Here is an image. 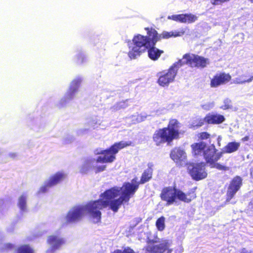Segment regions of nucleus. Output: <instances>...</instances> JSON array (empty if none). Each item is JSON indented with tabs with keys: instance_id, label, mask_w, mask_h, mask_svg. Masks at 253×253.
I'll use <instances>...</instances> for the list:
<instances>
[{
	"instance_id": "1",
	"label": "nucleus",
	"mask_w": 253,
	"mask_h": 253,
	"mask_svg": "<svg viewBox=\"0 0 253 253\" xmlns=\"http://www.w3.org/2000/svg\"><path fill=\"white\" fill-rule=\"evenodd\" d=\"M147 166L148 168L142 173L139 181L137 182L134 178L131 180L132 183L125 182L121 187L114 186L103 192V196L105 198L113 199L111 208L113 210L118 211L124 203H128L138 190L139 184H143L151 179L154 165L148 163Z\"/></svg>"
},
{
	"instance_id": "2",
	"label": "nucleus",
	"mask_w": 253,
	"mask_h": 253,
	"mask_svg": "<svg viewBox=\"0 0 253 253\" xmlns=\"http://www.w3.org/2000/svg\"><path fill=\"white\" fill-rule=\"evenodd\" d=\"M144 29L147 32L146 36L137 34L133 37V45L129 46L128 56L131 59H134L147 50L148 57L153 61H156L164 53L163 50L155 46L157 42L160 41V37L152 27H145Z\"/></svg>"
},
{
	"instance_id": "3",
	"label": "nucleus",
	"mask_w": 253,
	"mask_h": 253,
	"mask_svg": "<svg viewBox=\"0 0 253 253\" xmlns=\"http://www.w3.org/2000/svg\"><path fill=\"white\" fill-rule=\"evenodd\" d=\"M103 193L100 195V199L90 201L84 206H77L73 207L67 212L65 217V223L69 224L81 220L84 215V211L93 219H96V222H99L101 219V210L109 207L114 212L118 211L113 210L111 208L112 199H107L103 196Z\"/></svg>"
},
{
	"instance_id": "4",
	"label": "nucleus",
	"mask_w": 253,
	"mask_h": 253,
	"mask_svg": "<svg viewBox=\"0 0 253 253\" xmlns=\"http://www.w3.org/2000/svg\"><path fill=\"white\" fill-rule=\"evenodd\" d=\"M197 187H194L185 193L177 188L175 185L164 187L160 193V197L163 201L166 203L167 206L173 204L177 201L190 203L197 197L196 191Z\"/></svg>"
},
{
	"instance_id": "5",
	"label": "nucleus",
	"mask_w": 253,
	"mask_h": 253,
	"mask_svg": "<svg viewBox=\"0 0 253 253\" xmlns=\"http://www.w3.org/2000/svg\"><path fill=\"white\" fill-rule=\"evenodd\" d=\"M180 123L175 119H171L166 127L156 130L153 135V140L156 146L167 143L170 144L175 139L180 138Z\"/></svg>"
},
{
	"instance_id": "6",
	"label": "nucleus",
	"mask_w": 253,
	"mask_h": 253,
	"mask_svg": "<svg viewBox=\"0 0 253 253\" xmlns=\"http://www.w3.org/2000/svg\"><path fill=\"white\" fill-rule=\"evenodd\" d=\"M131 141H123L115 142L109 148L101 150L96 153L97 155H103V156H98L96 159L97 163H112L116 159V155L119 151L132 145Z\"/></svg>"
},
{
	"instance_id": "7",
	"label": "nucleus",
	"mask_w": 253,
	"mask_h": 253,
	"mask_svg": "<svg viewBox=\"0 0 253 253\" xmlns=\"http://www.w3.org/2000/svg\"><path fill=\"white\" fill-rule=\"evenodd\" d=\"M221 151L219 152L214 144H211L207 148L204 153V162L211 169H216L220 170L226 171L229 170V167L217 163L222 157Z\"/></svg>"
},
{
	"instance_id": "8",
	"label": "nucleus",
	"mask_w": 253,
	"mask_h": 253,
	"mask_svg": "<svg viewBox=\"0 0 253 253\" xmlns=\"http://www.w3.org/2000/svg\"><path fill=\"white\" fill-rule=\"evenodd\" d=\"M182 66L181 59L174 63L167 70H163L157 74L158 84L163 87L168 86L173 82L179 68Z\"/></svg>"
},
{
	"instance_id": "9",
	"label": "nucleus",
	"mask_w": 253,
	"mask_h": 253,
	"mask_svg": "<svg viewBox=\"0 0 253 253\" xmlns=\"http://www.w3.org/2000/svg\"><path fill=\"white\" fill-rule=\"evenodd\" d=\"M182 66L186 64L193 68L203 69L209 63V59L198 54L187 53L184 54L181 59Z\"/></svg>"
},
{
	"instance_id": "10",
	"label": "nucleus",
	"mask_w": 253,
	"mask_h": 253,
	"mask_svg": "<svg viewBox=\"0 0 253 253\" xmlns=\"http://www.w3.org/2000/svg\"><path fill=\"white\" fill-rule=\"evenodd\" d=\"M187 166L188 173L193 180L199 181L207 177L208 173L206 170V164L204 162L189 163Z\"/></svg>"
},
{
	"instance_id": "11",
	"label": "nucleus",
	"mask_w": 253,
	"mask_h": 253,
	"mask_svg": "<svg viewBox=\"0 0 253 253\" xmlns=\"http://www.w3.org/2000/svg\"><path fill=\"white\" fill-rule=\"evenodd\" d=\"M243 179L240 176L234 177L230 181L226 192V202H229L233 198L236 193L240 190L242 184Z\"/></svg>"
},
{
	"instance_id": "12",
	"label": "nucleus",
	"mask_w": 253,
	"mask_h": 253,
	"mask_svg": "<svg viewBox=\"0 0 253 253\" xmlns=\"http://www.w3.org/2000/svg\"><path fill=\"white\" fill-rule=\"evenodd\" d=\"M231 79L232 77L229 73L223 72L217 73L211 79L210 86L212 88L217 87L227 84Z\"/></svg>"
},
{
	"instance_id": "13",
	"label": "nucleus",
	"mask_w": 253,
	"mask_h": 253,
	"mask_svg": "<svg viewBox=\"0 0 253 253\" xmlns=\"http://www.w3.org/2000/svg\"><path fill=\"white\" fill-rule=\"evenodd\" d=\"M170 244L167 241L158 245L147 246L145 248V253H164L169 249Z\"/></svg>"
},
{
	"instance_id": "14",
	"label": "nucleus",
	"mask_w": 253,
	"mask_h": 253,
	"mask_svg": "<svg viewBox=\"0 0 253 253\" xmlns=\"http://www.w3.org/2000/svg\"><path fill=\"white\" fill-rule=\"evenodd\" d=\"M207 147L206 143L203 141L195 142L191 145V153L194 157L204 156Z\"/></svg>"
},
{
	"instance_id": "15",
	"label": "nucleus",
	"mask_w": 253,
	"mask_h": 253,
	"mask_svg": "<svg viewBox=\"0 0 253 253\" xmlns=\"http://www.w3.org/2000/svg\"><path fill=\"white\" fill-rule=\"evenodd\" d=\"M206 123L208 125H219L225 120L224 116L216 113H208L205 116Z\"/></svg>"
},
{
	"instance_id": "16",
	"label": "nucleus",
	"mask_w": 253,
	"mask_h": 253,
	"mask_svg": "<svg viewBox=\"0 0 253 253\" xmlns=\"http://www.w3.org/2000/svg\"><path fill=\"white\" fill-rule=\"evenodd\" d=\"M47 243L51 245L52 250L55 251L59 249L65 243V241L58 236L50 235L48 238Z\"/></svg>"
},
{
	"instance_id": "17",
	"label": "nucleus",
	"mask_w": 253,
	"mask_h": 253,
	"mask_svg": "<svg viewBox=\"0 0 253 253\" xmlns=\"http://www.w3.org/2000/svg\"><path fill=\"white\" fill-rule=\"evenodd\" d=\"M66 177L65 173L63 172L58 171L49 177L47 180L48 185L52 187L55 186L62 181Z\"/></svg>"
},
{
	"instance_id": "18",
	"label": "nucleus",
	"mask_w": 253,
	"mask_h": 253,
	"mask_svg": "<svg viewBox=\"0 0 253 253\" xmlns=\"http://www.w3.org/2000/svg\"><path fill=\"white\" fill-rule=\"evenodd\" d=\"M240 147V143L237 142H229L226 146H225L221 152L223 154L225 153H232L236 151Z\"/></svg>"
},
{
	"instance_id": "19",
	"label": "nucleus",
	"mask_w": 253,
	"mask_h": 253,
	"mask_svg": "<svg viewBox=\"0 0 253 253\" xmlns=\"http://www.w3.org/2000/svg\"><path fill=\"white\" fill-rule=\"evenodd\" d=\"M184 151L178 148H174L170 152V157L174 161L177 162L181 160L184 157Z\"/></svg>"
},
{
	"instance_id": "20",
	"label": "nucleus",
	"mask_w": 253,
	"mask_h": 253,
	"mask_svg": "<svg viewBox=\"0 0 253 253\" xmlns=\"http://www.w3.org/2000/svg\"><path fill=\"white\" fill-rule=\"evenodd\" d=\"M82 82V79L80 78H78L75 79L72 81V84L75 86L74 88L71 87L70 88L69 92L67 95L68 99H71L75 92L77 91V89Z\"/></svg>"
},
{
	"instance_id": "21",
	"label": "nucleus",
	"mask_w": 253,
	"mask_h": 253,
	"mask_svg": "<svg viewBox=\"0 0 253 253\" xmlns=\"http://www.w3.org/2000/svg\"><path fill=\"white\" fill-rule=\"evenodd\" d=\"M16 253H34V251L28 245H23L18 247Z\"/></svg>"
},
{
	"instance_id": "22",
	"label": "nucleus",
	"mask_w": 253,
	"mask_h": 253,
	"mask_svg": "<svg viewBox=\"0 0 253 253\" xmlns=\"http://www.w3.org/2000/svg\"><path fill=\"white\" fill-rule=\"evenodd\" d=\"M168 18L176 22L185 23V14L172 15L169 16Z\"/></svg>"
},
{
	"instance_id": "23",
	"label": "nucleus",
	"mask_w": 253,
	"mask_h": 253,
	"mask_svg": "<svg viewBox=\"0 0 253 253\" xmlns=\"http://www.w3.org/2000/svg\"><path fill=\"white\" fill-rule=\"evenodd\" d=\"M165 218L162 216L158 218V219L156 220V226L158 230L162 231L165 229Z\"/></svg>"
},
{
	"instance_id": "24",
	"label": "nucleus",
	"mask_w": 253,
	"mask_h": 253,
	"mask_svg": "<svg viewBox=\"0 0 253 253\" xmlns=\"http://www.w3.org/2000/svg\"><path fill=\"white\" fill-rule=\"evenodd\" d=\"M18 207L22 210H24L26 207V197L24 195H21L18 200Z\"/></svg>"
},
{
	"instance_id": "25",
	"label": "nucleus",
	"mask_w": 253,
	"mask_h": 253,
	"mask_svg": "<svg viewBox=\"0 0 253 253\" xmlns=\"http://www.w3.org/2000/svg\"><path fill=\"white\" fill-rule=\"evenodd\" d=\"M185 23H191L198 19V17L194 14L189 13L185 14Z\"/></svg>"
},
{
	"instance_id": "26",
	"label": "nucleus",
	"mask_w": 253,
	"mask_h": 253,
	"mask_svg": "<svg viewBox=\"0 0 253 253\" xmlns=\"http://www.w3.org/2000/svg\"><path fill=\"white\" fill-rule=\"evenodd\" d=\"M206 123L205 117L203 119H200L195 121L192 125V127L194 129L203 126Z\"/></svg>"
},
{
	"instance_id": "27",
	"label": "nucleus",
	"mask_w": 253,
	"mask_h": 253,
	"mask_svg": "<svg viewBox=\"0 0 253 253\" xmlns=\"http://www.w3.org/2000/svg\"><path fill=\"white\" fill-rule=\"evenodd\" d=\"M224 104L220 107L223 110H227L232 108L231 100L226 98L224 100Z\"/></svg>"
},
{
	"instance_id": "28",
	"label": "nucleus",
	"mask_w": 253,
	"mask_h": 253,
	"mask_svg": "<svg viewBox=\"0 0 253 253\" xmlns=\"http://www.w3.org/2000/svg\"><path fill=\"white\" fill-rule=\"evenodd\" d=\"M211 135L207 132H201L198 134V137L200 140H206L210 138Z\"/></svg>"
},
{
	"instance_id": "29",
	"label": "nucleus",
	"mask_w": 253,
	"mask_h": 253,
	"mask_svg": "<svg viewBox=\"0 0 253 253\" xmlns=\"http://www.w3.org/2000/svg\"><path fill=\"white\" fill-rule=\"evenodd\" d=\"M51 187L52 186L48 185V182L47 181L45 182L44 184L40 188L39 192L41 193H45L47 191L48 188Z\"/></svg>"
},
{
	"instance_id": "30",
	"label": "nucleus",
	"mask_w": 253,
	"mask_h": 253,
	"mask_svg": "<svg viewBox=\"0 0 253 253\" xmlns=\"http://www.w3.org/2000/svg\"><path fill=\"white\" fill-rule=\"evenodd\" d=\"M211 3L214 5L221 4L225 2L229 1L230 0H210Z\"/></svg>"
},
{
	"instance_id": "31",
	"label": "nucleus",
	"mask_w": 253,
	"mask_h": 253,
	"mask_svg": "<svg viewBox=\"0 0 253 253\" xmlns=\"http://www.w3.org/2000/svg\"><path fill=\"white\" fill-rule=\"evenodd\" d=\"M157 35L160 37V40L162 39H168L172 36L170 33L167 32H163L162 34H159L157 32Z\"/></svg>"
},
{
	"instance_id": "32",
	"label": "nucleus",
	"mask_w": 253,
	"mask_h": 253,
	"mask_svg": "<svg viewBox=\"0 0 253 253\" xmlns=\"http://www.w3.org/2000/svg\"><path fill=\"white\" fill-rule=\"evenodd\" d=\"M114 253H135L133 250L130 248L125 249L122 251L121 250H118L114 252Z\"/></svg>"
},
{
	"instance_id": "33",
	"label": "nucleus",
	"mask_w": 253,
	"mask_h": 253,
	"mask_svg": "<svg viewBox=\"0 0 253 253\" xmlns=\"http://www.w3.org/2000/svg\"><path fill=\"white\" fill-rule=\"evenodd\" d=\"M106 166L105 165L99 166L95 167L94 170L96 173L100 172L105 170Z\"/></svg>"
},
{
	"instance_id": "34",
	"label": "nucleus",
	"mask_w": 253,
	"mask_h": 253,
	"mask_svg": "<svg viewBox=\"0 0 253 253\" xmlns=\"http://www.w3.org/2000/svg\"><path fill=\"white\" fill-rule=\"evenodd\" d=\"M253 80V76L250 77V78H249L248 80H244V81H240V82H238L237 83L239 84H245L246 83H250Z\"/></svg>"
},
{
	"instance_id": "35",
	"label": "nucleus",
	"mask_w": 253,
	"mask_h": 253,
	"mask_svg": "<svg viewBox=\"0 0 253 253\" xmlns=\"http://www.w3.org/2000/svg\"><path fill=\"white\" fill-rule=\"evenodd\" d=\"M14 248V245L11 244H6L4 246V249L5 250H11Z\"/></svg>"
},
{
	"instance_id": "36",
	"label": "nucleus",
	"mask_w": 253,
	"mask_h": 253,
	"mask_svg": "<svg viewBox=\"0 0 253 253\" xmlns=\"http://www.w3.org/2000/svg\"><path fill=\"white\" fill-rule=\"evenodd\" d=\"M84 57H83L82 55H79L78 56V60H80L81 59V62H83Z\"/></svg>"
},
{
	"instance_id": "37",
	"label": "nucleus",
	"mask_w": 253,
	"mask_h": 253,
	"mask_svg": "<svg viewBox=\"0 0 253 253\" xmlns=\"http://www.w3.org/2000/svg\"><path fill=\"white\" fill-rule=\"evenodd\" d=\"M249 1H250L251 2L253 3V0H249Z\"/></svg>"
},
{
	"instance_id": "38",
	"label": "nucleus",
	"mask_w": 253,
	"mask_h": 253,
	"mask_svg": "<svg viewBox=\"0 0 253 253\" xmlns=\"http://www.w3.org/2000/svg\"><path fill=\"white\" fill-rule=\"evenodd\" d=\"M171 250H169V251L170 253L171 252Z\"/></svg>"
}]
</instances>
